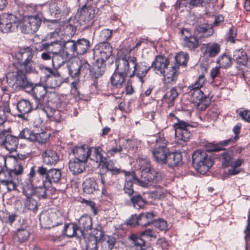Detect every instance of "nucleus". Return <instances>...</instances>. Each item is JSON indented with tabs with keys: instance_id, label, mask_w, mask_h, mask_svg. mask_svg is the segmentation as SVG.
Wrapping results in <instances>:
<instances>
[{
	"instance_id": "f257e3e1",
	"label": "nucleus",
	"mask_w": 250,
	"mask_h": 250,
	"mask_svg": "<svg viewBox=\"0 0 250 250\" xmlns=\"http://www.w3.org/2000/svg\"><path fill=\"white\" fill-rule=\"evenodd\" d=\"M230 141L229 139L221 142L218 144H210L207 146L206 151L197 150L192 154V164L193 167L201 174L206 171L212 167L213 160L207 152L219 151L223 150Z\"/></svg>"
},
{
	"instance_id": "f03ea898",
	"label": "nucleus",
	"mask_w": 250,
	"mask_h": 250,
	"mask_svg": "<svg viewBox=\"0 0 250 250\" xmlns=\"http://www.w3.org/2000/svg\"><path fill=\"white\" fill-rule=\"evenodd\" d=\"M168 60L163 56H157L150 67L157 74L163 75L167 83H174L177 78L178 68L176 65L171 66L168 69Z\"/></svg>"
},
{
	"instance_id": "7ed1b4c3",
	"label": "nucleus",
	"mask_w": 250,
	"mask_h": 250,
	"mask_svg": "<svg viewBox=\"0 0 250 250\" xmlns=\"http://www.w3.org/2000/svg\"><path fill=\"white\" fill-rule=\"evenodd\" d=\"M141 176L140 179H136L138 185L143 187L156 186L159 180L157 172L152 167L150 161L146 159L138 160Z\"/></svg>"
},
{
	"instance_id": "20e7f679",
	"label": "nucleus",
	"mask_w": 250,
	"mask_h": 250,
	"mask_svg": "<svg viewBox=\"0 0 250 250\" xmlns=\"http://www.w3.org/2000/svg\"><path fill=\"white\" fill-rule=\"evenodd\" d=\"M37 53V51L31 47L20 48L19 52L16 54V57L18 60L24 59V61L18 64L17 69L25 74L35 72V59Z\"/></svg>"
},
{
	"instance_id": "39448f33",
	"label": "nucleus",
	"mask_w": 250,
	"mask_h": 250,
	"mask_svg": "<svg viewBox=\"0 0 250 250\" xmlns=\"http://www.w3.org/2000/svg\"><path fill=\"white\" fill-rule=\"evenodd\" d=\"M32 91V96L35 100V108L38 109L46 107L48 104V98L47 95L46 87L40 83L33 85L30 87L27 92Z\"/></svg>"
},
{
	"instance_id": "423d86ee",
	"label": "nucleus",
	"mask_w": 250,
	"mask_h": 250,
	"mask_svg": "<svg viewBox=\"0 0 250 250\" xmlns=\"http://www.w3.org/2000/svg\"><path fill=\"white\" fill-rule=\"evenodd\" d=\"M155 147L152 151V154L156 161L161 164H166L168 150L167 147V141L165 140L164 135L158 134L156 137Z\"/></svg>"
},
{
	"instance_id": "0eeeda50",
	"label": "nucleus",
	"mask_w": 250,
	"mask_h": 250,
	"mask_svg": "<svg viewBox=\"0 0 250 250\" xmlns=\"http://www.w3.org/2000/svg\"><path fill=\"white\" fill-rule=\"evenodd\" d=\"M23 168L21 164H19L15 167L14 169L7 171V177L3 178L0 176L1 183L6 186L9 191L14 190L16 189L18 184L21 185V181L24 180L19 179V176L23 172Z\"/></svg>"
},
{
	"instance_id": "6e6552de",
	"label": "nucleus",
	"mask_w": 250,
	"mask_h": 250,
	"mask_svg": "<svg viewBox=\"0 0 250 250\" xmlns=\"http://www.w3.org/2000/svg\"><path fill=\"white\" fill-rule=\"evenodd\" d=\"M6 78L7 83L11 87H19L25 89L27 92L31 87L32 83L27 81L26 74L18 69L13 72L9 73Z\"/></svg>"
},
{
	"instance_id": "1a4fd4ad",
	"label": "nucleus",
	"mask_w": 250,
	"mask_h": 250,
	"mask_svg": "<svg viewBox=\"0 0 250 250\" xmlns=\"http://www.w3.org/2000/svg\"><path fill=\"white\" fill-rule=\"evenodd\" d=\"M11 133L10 128H0V146L10 152H13L18 148L19 139Z\"/></svg>"
},
{
	"instance_id": "9d476101",
	"label": "nucleus",
	"mask_w": 250,
	"mask_h": 250,
	"mask_svg": "<svg viewBox=\"0 0 250 250\" xmlns=\"http://www.w3.org/2000/svg\"><path fill=\"white\" fill-rule=\"evenodd\" d=\"M19 25V20L15 15L3 13L0 16V30L3 33L14 31Z\"/></svg>"
},
{
	"instance_id": "9b49d317",
	"label": "nucleus",
	"mask_w": 250,
	"mask_h": 250,
	"mask_svg": "<svg viewBox=\"0 0 250 250\" xmlns=\"http://www.w3.org/2000/svg\"><path fill=\"white\" fill-rule=\"evenodd\" d=\"M42 20L38 16L25 17L22 22H20L21 31L25 34L36 32L39 29Z\"/></svg>"
},
{
	"instance_id": "f8f14e48",
	"label": "nucleus",
	"mask_w": 250,
	"mask_h": 250,
	"mask_svg": "<svg viewBox=\"0 0 250 250\" xmlns=\"http://www.w3.org/2000/svg\"><path fill=\"white\" fill-rule=\"evenodd\" d=\"M69 74L72 78L79 77L80 75L83 77L89 75L91 66L85 60H81L79 63H72L68 68Z\"/></svg>"
},
{
	"instance_id": "ddd939ff",
	"label": "nucleus",
	"mask_w": 250,
	"mask_h": 250,
	"mask_svg": "<svg viewBox=\"0 0 250 250\" xmlns=\"http://www.w3.org/2000/svg\"><path fill=\"white\" fill-rule=\"evenodd\" d=\"M21 185L22 189L23 194L26 197L25 200L24 208L27 210H36L37 209V202L33 196V191L31 189V184L29 181L27 183L25 182H21Z\"/></svg>"
},
{
	"instance_id": "4468645a",
	"label": "nucleus",
	"mask_w": 250,
	"mask_h": 250,
	"mask_svg": "<svg viewBox=\"0 0 250 250\" xmlns=\"http://www.w3.org/2000/svg\"><path fill=\"white\" fill-rule=\"evenodd\" d=\"M133 70L129 74L130 77H133L135 75L139 79L142 83L144 82V78L150 69V66L145 62H137V59L132 57L130 59Z\"/></svg>"
},
{
	"instance_id": "2eb2a0df",
	"label": "nucleus",
	"mask_w": 250,
	"mask_h": 250,
	"mask_svg": "<svg viewBox=\"0 0 250 250\" xmlns=\"http://www.w3.org/2000/svg\"><path fill=\"white\" fill-rule=\"evenodd\" d=\"M205 83V76L203 75H201L193 83H192L188 86L189 93L190 94L194 102L195 103L207 98L200 90V88L204 85Z\"/></svg>"
},
{
	"instance_id": "dca6fc26",
	"label": "nucleus",
	"mask_w": 250,
	"mask_h": 250,
	"mask_svg": "<svg viewBox=\"0 0 250 250\" xmlns=\"http://www.w3.org/2000/svg\"><path fill=\"white\" fill-rule=\"evenodd\" d=\"M112 48L108 42H101L93 49V57L98 61H106L111 55Z\"/></svg>"
},
{
	"instance_id": "f3484780",
	"label": "nucleus",
	"mask_w": 250,
	"mask_h": 250,
	"mask_svg": "<svg viewBox=\"0 0 250 250\" xmlns=\"http://www.w3.org/2000/svg\"><path fill=\"white\" fill-rule=\"evenodd\" d=\"M37 172L41 176H45L46 181L51 184L58 183L62 176L61 170L60 169L52 168L48 170L43 166L38 167Z\"/></svg>"
},
{
	"instance_id": "a211bd4d",
	"label": "nucleus",
	"mask_w": 250,
	"mask_h": 250,
	"mask_svg": "<svg viewBox=\"0 0 250 250\" xmlns=\"http://www.w3.org/2000/svg\"><path fill=\"white\" fill-rule=\"evenodd\" d=\"M36 175L35 166H33L31 169L30 172L28 174V178L25 179L24 181L21 182H25L27 183L29 181L31 184V189L33 191V196L37 197L39 199H45L47 198V195L46 193V188L44 186H40L39 184L36 183L35 188H33V183L31 178L34 177Z\"/></svg>"
},
{
	"instance_id": "6ab92c4d",
	"label": "nucleus",
	"mask_w": 250,
	"mask_h": 250,
	"mask_svg": "<svg viewBox=\"0 0 250 250\" xmlns=\"http://www.w3.org/2000/svg\"><path fill=\"white\" fill-rule=\"evenodd\" d=\"M45 69L49 73L46 79L47 85L50 88L59 87L63 83V79L60 73L49 67H46Z\"/></svg>"
},
{
	"instance_id": "aec40b11",
	"label": "nucleus",
	"mask_w": 250,
	"mask_h": 250,
	"mask_svg": "<svg viewBox=\"0 0 250 250\" xmlns=\"http://www.w3.org/2000/svg\"><path fill=\"white\" fill-rule=\"evenodd\" d=\"M131 57L129 56L118 58L116 61V70L129 77V74L132 71L130 67V64H131L130 62Z\"/></svg>"
},
{
	"instance_id": "412c9836",
	"label": "nucleus",
	"mask_w": 250,
	"mask_h": 250,
	"mask_svg": "<svg viewBox=\"0 0 250 250\" xmlns=\"http://www.w3.org/2000/svg\"><path fill=\"white\" fill-rule=\"evenodd\" d=\"M42 219L47 225L53 227L62 223V216L60 212H45L41 215L40 220Z\"/></svg>"
},
{
	"instance_id": "4be33fe9",
	"label": "nucleus",
	"mask_w": 250,
	"mask_h": 250,
	"mask_svg": "<svg viewBox=\"0 0 250 250\" xmlns=\"http://www.w3.org/2000/svg\"><path fill=\"white\" fill-rule=\"evenodd\" d=\"M201 50L205 56L213 58L220 53L221 45L216 42L204 43L202 45Z\"/></svg>"
},
{
	"instance_id": "5701e85b",
	"label": "nucleus",
	"mask_w": 250,
	"mask_h": 250,
	"mask_svg": "<svg viewBox=\"0 0 250 250\" xmlns=\"http://www.w3.org/2000/svg\"><path fill=\"white\" fill-rule=\"evenodd\" d=\"M72 152L75 158L86 162L88 158L91 156V149L87 145H84L75 146L72 149Z\"/></svg>"
},
{
	"instance_id": "b1692460",
	"label": "nucleus",
	"mask_w": 250,
	"mask_h": 250,
	"mask_svg": "<svg viewBox=\"0 0 250 250\" xmlns=\"http://www.w3.org/2000/svg\"><path fill=\"white\" fill-rule=\"evenodd\" d=\"M12 116L9 103L5 101L0 102V128H5L4 123L6 121L11 120Z\"/></svg>"
},
{
	"instance_id": "393cba45",
	"label": "nucleus",
	"mask_w": 250,
	"mask_h": 250,
	"mask_svg": "<svg viewBox=\"0 0 250 250\" xmlns=\"http://www.w3.org/2000/svg\"><path fill=\"white\" fill-rule=\"evenodd\" d=\"M183 36L182 45L184 47L188 48L190 50H194L199 46V41L197 38L193 36L189 35L188 30L184 29L181 30Z\"/></svg>"
},
{
	"instance_id": "a878e982",
	"label": "nucleus",
	"mask_w": 250,
	"mask_h": 250,
	"mask_svg": "<svg viewBox=\"0 0 250 250\" xmlns=\"http://www.w3.org/2000/svg\"><path fill=\"white\" fill-rule=\"evenodd\" d=\"M124 173L125 178L124 190L125 193L131 196L134 192L132 184L133 183H135L138 185V182L136 179L140 178L136 177L134 173L133 172L124 171Z\"/></svg>"
},
{
	"instance_id": "bb28decb",
	"label": "nucleus",
	"mask_w": 250,
	"mask_h": 250,
	"mask_svg": "<svg viewBox=\"0 0 250 250\" xmlns=\"http://www.w3.org/2000/svg\"><path fill=\"white\" fill-rule=\"evenodd\" d=\"M92 218L88 215H83L78 220V229L81 236L85 237V232L92 228Z\"/></svg>"
},
{
	"instance_id": "cd10ccee",
	"label": "nucleus",
	"mask_w": 250,
	"mask_h": 250,
	"mask_svg": "<svg viewBox=\"0 0 250 250\" xmlns=\"http://www.w3.org/2000/svg\"><path fill=\"white\" fill-rule=\"evenodd\" d=\"M131 240L132 247L131 250H153L149 246H146V242L140 236L132 234L129 236Z\"/></svg>"
},
{
	"instance_id": "c85d7f7f",
	"label": "nucleus",
	"mask_w": 250,
	"mask_h": 250,
	"mask_svg": "<svg viewBox=\"0 0 250 250\" xmlns=\"http://www.w3.org/2000/svg\"><path fill=\"white\" fill-rule=\"evenodd\" d=\"M85 162L76 158L69 161V168L70 171L74 175L82 173L85 170Z\"/></svg>"
},
{
	"instance_id": "c756f323",
	"label": "nucleus",
	"mask_w": 250,
	"mask_h": 250,
	"mask_svg": "<svg viewBox=\"0 0 250 250\" xmlns=\"http://www.w3.org/2000/svg\"><path fill=\"white\" fill-rule=\"evenodd\" d=\"M17 107L20 113L18 115V117L20 118H23L26 114L30 112L33 109L30 102L25 99L19 101L17 103Z\"/></svg>"
},
{
	"instance_id": "7c9ffc66",
	"label": "nucleus",
	"mask_w": 250,
	"mask_h": 250,
	"mask_svg": "<svg viewBox=\"0 0 250 250\" xmlns=\"http://www.w3.org/2000/svg\"><path fill=\"white\" fill-rule=\"evenodd\" d=\"M43 162L48 165L56 164L59 158L56 151L51 149H46L42 154Z\"/></svg>"
},
{
	"instance_id": "2f4dec72",
	"label": "nucleus",
	"mask_w": 250,
	"mask_h": 250,
	"mask_svg": "<svg viewBox=\"0 0 250 250\" xmlns=\"http://www.w3.org/2000/svg\"><path fill=\"white\" fill-rule=\"evenodd\" d=\"M53 54L52 65L54 68H60L66 62L68 55L65 51H60L58 53L55 52Z\"/></svg>"
},
{
	"instance_id": "473e14b6",
	"label": "nucleus",
	"mask_w": 250,
	"mask_h": 250,
	"mask_svg": "<svg viewBox=\"0 0 250 250\" xmlns=\"http://www.w3.org/2000/svg\"><path fill=\"white\" fill-rule=\"evenodd\" d=\"M130 143V141L125 140L122 145H117L115 147L107 150V152L111 156H114L117 153H120L121 155L125 154L124 151L127 152L129 150Z\"/></svg>"
},
{
	"instance_id": "72a5a7b5",
	"label": "nucleus",
	"mask_w": 250,
	"mask_h": 250,
	"mask_svg": "<svg viewBox=\"0 0 250 250\" xmlns=\"http://www.w3.org/2000/svg\"><path fill=\"white\" fill-rule=\"evenodd\" d=\"M41 110L51 120L56 122H60L62 119L60 111L58 110L51 109L48 106V104L46 105V107L42 109Z\"/></svg>"
},
{
	"instance_id": "f704fd0d",
	"label": "nucleus",
	"mask_w": 250,
	"mask_h": 250,
	"mask_svg": "<svg viewBox=\"0 0 250 250\" xmlns=\"http://www.w3.org/2000/svg\"><path fill=\"white\" fill-rule=\"evenodd\" d=\"M154 214L152 212H146L139 215V226L147 227L153 223Z\"/></svg>"
},
{
	"instance_id": "c9c22d12",
	"label": "nucleus",
	"mask_w": 250,
	"mask_h": 250,
	"mask_svg": "<svg viewBox=\"0 0 250 250\" xmlns=\"http://www.w3.org/2000/svg\"><path fill=\"white\" fill-rule=\"evenodd\" d=\"M182 161V157L180 152L171 153L169 151L166 164H168L170 167L176 166L181 164Z\"/></svg>"
},
{
	"instance_id": "e433bc0d",
	"label": "nucleus",
	"mask_w": 250,
	"mask_h": 250,
	"mask_svg": "<svg viewBox=\"0 0 250 250\" xmlns=\"http://www.w3.org/2000/svg\"><path fill=\"white\" fill-rule=\"evenodd\" d=\"M126 75L116 71L111 77V83L113 86L117 88L122 87L125 82Z\"/></svg>"
},
{
	"instance_id": "4c0bfd02",
	"label": "nucleus",
	"mask_w": 250,
	"mask_h": 250,
	"mask_svg": "<svg viewBox=\"0 0 250 250\" xmlns=\"http://www.w3.org/2000/svg\"><path fill=\"white\" fill-rule=\"evenodd\" d=\"M233 60L239 65H246L248 58L246 52L242 49L235 50L233 52Z\"/></svg>"
},
{
	"instance_id": "58836bf2",
	"label": "nucleus",
	"mask_w": 250,
	"mask_h": 250,
	"mask_svg": "<svg viewBox=\"0 0 250 250\" xmlns=\"http://www.w3.org/2000/svg\"><path fill=\"white\" fill-rule=\"evenodd\" d=\"M116 242L115 238L111 236H104L101 241V249L103 250H112Z\"/></svg>"
},
{
	"instance_id": "ea45409f",
	"label": "nucleus",
	"mask_w": 250,
	"mask_h": 250,
	"mask_svg": "<svg viewBox=\"0 0 250 250\" xmlns=\"http://www.w3.org/2000/svg\"><path fill=\"white\" fill-rule=\"evenodd\" d=\"M90 48V42L88 40L80 39L76 41V54L83 55Z\"/></svg>"
},
{
	"instance_id": "a19ab883",
	"label": "nucleus",
	"mask_w": 250,
	"mask_h": 250,
	"mask_svg": "<svg viewBox=\"0 0 250 250\" xmlns=\"http://www.w3.org/2000/svg\"><path fill=\"white\" fill-rule=\"evenodd\" d=\"M27 225L23 223L20 228H19L15 232L16 237L20 242H22L26 241L30 235V233L27 230Z\"/></svg>"
},
{
	"instance_id": "79ce46f5",
	"label": "nucleus",
	"mask_w": 250,
	"mask_h": 250,
	"mask_svg": "<svg viewBox=\"0 0 250 250\" xmlns=\"http://www.w3.org/2000/svg\"><path fill=\"white\" fill-rule=\"evenodd\" d=\"M90 149H91V160L99 164L103 163L105 160L104 156V152L100 147H90Z\"/></svg>"
},
{
	"instance_id": "37998d69",
	"label": "nucleus",
	"mask_w": 250,
	"mask_h": 250,
	"mask_svg": "<svg viewBox=\"0 0 250 250\" xmlns=\"http://www.w3.org/2000/svg\"><path fill=\"white\" fill-rule=\"evenodd\" d=\"M84 191L88 194L93 193L98 188L97 184L94 179L87 178L83 183Z\"/></svg>"
},
{
	"instance_id": "c03bdc74",
	"label": "nucleus",
	"mask_w": 250,
	"mask_h": 250,
	"mask_svg": "<svg viewBox=\"0 0 250 250\" xmlns=\"http://www.w3.org/2000/svg\"><path fill=\"white\" fill-rule=\"evenodd\" d=\"M42 46L44 49L48 48L52 54H55V52L58 53L60 51H64L63 50H62V45L58 42L57 40H55L47 43H42Z\"/></svg>"
},
{
	"instance_id": "a18cd8bd",
	"label": "nucleus",
	"mask_w": 250,
	"mask_h": 250,
	"mask_svg": "<svg viewBox=\"0 0 250 250\" xmlns=\"http://www.w3.org/2000/svg\"><path fill=\"white\" fill-rule=\"evenodd\" d=\"M103 163V167L106 168V172L108 173L110 172L112 175H117L120 173H124V170L115 167V162L113 160H105Z\"/></svg>"
},
{
	"instance_id": "49530a36",
	"label": "nucleus",
	"mask_w": 250,
	"mask_h": 250,
	"mask_svg": "<svg viewBox=\"0 0 250 250\" xmlns=\"http://www.w3.org/2000/svg\"><path fill=\"white\" fill-rule=\"evenodd\" d=\"M64 231L65 234L69 237L74 235H77L79 237L81 236L80 234L78 225L73 223H70L65 225Z\"/></svg>"
},
{
	"instance_id": "de8ad7c7",
	"label": "nucleus",
	"mask_w": 250,
	"mask_h": 250,
	"mask_svg": "<svg viewBox=\"0 0 250 250\" xmlns=\"http://www.w3.org/2000/svg\"><path fill=\"white\" fill-rule=\"evenodd\" d=\"M81 17L84 19L85 21H89L94 16L95 12L91 5L84 6L81 11Z\"/></svg>"
},
{
	"instance_id": "09e8293b",
	"label": "nucleus",
	"mask_w": 250,
	"mask_h": 250,
	"mask_svg": "<svg viewBox=\"0 0 250 250\" xmlns=\"http://www.w3.org/2000/svg\"><path fill=\"white\" fill-rule=\"evenodd\" d=\"M131 201L134 208L138 209L143 208L147 203L140 195L133 196L131 198Z\"/></svg>"
},
{
	"instance_id": "8fccbe9b",
	"label": "nucleus",
	"mask_w": 250,
	"mask_h": 250,
	"mask_svg": "<svg viewBox=\"0 0 250 250\" xmlns=\"http://www.w3.org/2000/svg\"><path fill=\"white\" fill-rule=\"evenodd\" d=\"M216 62L220 67L226 68L231 65L232 59L229 56L224 54L218 57Z\"/></svg>"
},
{
	"instance_id": "3c124183",
	"label": "nucleus",
	"mask_w": 250,
	"mask_h": 250,
	"mask_svg": "<svg viewBox=\"0 0 250 250\" xmlns=\"http://www.w3.org/2000/svg\"><path fill=\"white\" fill-rule=\"evenodd\" d=\"M243 163L242 159H238L235 160L233 163L230 164V167L228 170V174L229 175H234L238 174L240 170V166Z\"/></svg>"
},
{
	"instance_id": "603ef678",
	"label": "nucleus",
	"mask_w": 250,
	"mask_h": 250,
	"mask_svg": "<svg viewBox=\"0 0 250 250\" xmlns=\"http://www.w3.org/2000/svg\"><path fill=\"white\" fill-rule=\"evenodd\" d=\"M63 46L65 50V53H76V42L72 40H68L63 41Z\"/></svg>"
},
{
	"instance_id": "864d4df0",
	"label": "nucleus",
	"mask_w": 250,
	"mask_h": 250,
	"mask_svg": "<svg viewBox=\"0 0 250 250\" xmlns=\"http://www.w3.org/2000/svg\"><path fill=\"white\" fill-rule=\"evenodd\" d=\"M175 59L177 64L174 65H176L177 67L179 65L186 66L188 59V56L187 53H180L176 55ZM178 68H179V67Z\"/></svg>"
},
{
	"instance_id": "5fc2aeb1",
	"label": "nucleus",
	"mask_w": 250,
	"mask_h": 250,
	"mask_svg": "<svg viewBox=\"0 0 250 250\" xmlns=\"http://www.w3.org/2000/svg\"><path fill=\"white\" fill-rule=\"evenodd\" d=\"M176 138L178 140L187 142L189 140L190 137V132L188 129L180 130L178 129L177 132H175Z\"/></svg>"
},
{
	"instance_id": "6e6d98bb",
	"label": "nucleus",
	"mask_w": 250,
	"mask_h": 250,
	"mask_svg": "<svg viewBox=\"0 0 250 250\" xmlns=\"http://www.w3.org/2000/svg\"><path fill=\"white\" fill-rule=\"evenodd\" d=\"M19 137L21 138L26 139L31 142L35 141V133L29 129L26 128L20 132Z\"/></svg>"
},
{
	"instance_id": "4d7b16f0",
	"label": "nucleus",
	"mask_w": 250,
	"mask_h": 250,
	"mask_svg": "<svg viewBox=\"0 0 250 250\" xmlns=\"http://www.w3.org/2000/svg\"><path fill=\"white\" fill-rule=\"evenodd\" d=\"M100 180L103 185L102 192L104 193L107 187L110 185L111 180L109 178V174L105 171L104 173L101 172L100 174Z\"/></svg>"
},
{
	"instance_id": "13d9d810",
	"label": "nucleus",
	"mask_w": 250,
	"mask_h": 250,
	"mask_svg": "<svg viewBox=\"0 0 250 250\" xmlns=\"http://www.w3.org/2000/svg\"><path fill=\"white\" fill-rule=\"evenodd\" d=\"M178 95L176 89L172 88L170 91H167L164 96V99L168 104H172V102Z\"/></svg>"
},
{
	"instance_id": "bf43d9fd",
	"label": "nucleus",
	"mask_w": 250,
	"mask_h": 250,
	"mask_svg": "<svg viewBox=\"0 0 250 250\" xmlns=\"http://www.w3.org/2000/svg\"><path fill=\"white\" fill-rule=\"evenodd\" d=\"M197 30L200 33H207L208 36H211L213 33V30L211 24L203 23L197 27Z\"/></svg>"
},
{
	"instance_id": "052dcab7",
	"label": "nucleus",
	"mask_w": 250,
	"mask_h": 250,
	"mask_svg": "<svg viewBox=\"0 0 250 250\" xmlns=\"http://www.w3.org/2000/svg\"><path fill=\"white\" fill-rule=\"evenodd\" d=\"M105 61L96 60L95 67H97V69L95 70V77L98 78L103 74L105 68Z\"/></svg>"
},
{
	"instance_id": "680f3d73",
	"label": "nucleus",
	"mask_w": 250,
	"mask_h": 250,
	"mask_svg": "<svg viewBox=\"0 0 250 250\" xmlns=\"http://www.w3.org/2000/svg\"><path fill=\"white\" fill-rule=\"evenodd\" d=\"M35 141L39 144L45 143L49 138V133L46 132H42L39 133L35 134Z\"/></svg>"
},
{
	"instance_id": "e2e57ef3",
	"label": "nucleus",
	"mask_w": 250,
	"mask_h": 250,
	"mask_svg": "<svg viewBox=\"0 0 250 250\" xmlns=\"http://www.w3.org/2000/svg\"><path fill=\"white\" fill-rule=\"evenodd\" d=\"M112 35V31L108 29H104L102 30L99 35V41L101 42H105L110 39Z\"/></svg>"
},
{
	"instance_id": "0e129e2a",
	"label": "nucleus",
	"mask_w": 250,
	"mask_h": 250,
	"mask_svg": "<svg viewBox=\"0 0 250 250\" xmlns=\"http://www.w3.org/2000/svg\"><path fill=\"white\" fill-rule=\"evenodd\" d=\"M221 159L222 165L225 167L229 166V165L234 161L233 160V158L231 155L230 154H229L228 152H224L222 154Z\"/></svg>"
},
{
	"instance_id": "69168bd1",
	"label": "nucleus",
	"mask_w": 250,
	"mask_h": 250,
	"mask_svg": "<svg viewBox=\"0 0 250 250\" xmlns=\"http://www.w3.org/2000/svg\"><path fill=\"white\" fill-rule=\"evenodd\" d=\"M97 241L95 237H89L86 240V250H98Z\"/></svg>"
},
{
	"instance_id": "338daca9",
	"label": "nucleus",
	"mask_w": 250,
	"mask_h": 250,
	"mask_svg": "<svg viewBox=\"0 0 250 250\" xmlns=\"http://www.w3.org/2000/svg\"><path fill=\"white\" fill-rule=\"evenodd\" d=\"M154 225L160 230L166 231L167 229V224L166 221L162 219H159L154 222Z\"/></svg>"
},
{
	"instance_id": "774afa93",
	"label": "nucleus",
	"mask_w": 250,
	"mask_h": 250,
	"mask_svg": "<svg viewBox=\"0 0 250 250\" xmlns=\"http://www.w3.org/2000/svg\"><path fill=\"white\" fill-rule=\"evenodd\" d=\"M190 126V125L184 122V121L178 120V121L174 125L175 132H177L178 129L181 130L188 129V127Z\"/></svg>"
}]
</instances>
